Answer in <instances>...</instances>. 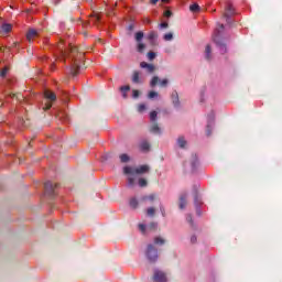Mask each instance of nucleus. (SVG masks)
<instances>
[{
  "label": "nucleus",
  "mask_w": 282,
  "mask_h": 282,
  "mask_svg": "<svg viewBox=\"0 0 282 282\" xmlns=\"http://www.w3.org/2000/svg\"><path fill=\"white\" fill-rule=\"evenodd\" d=\"M159 0H150V3H152V6H155V3H158Z\"/></svg>",
  "instance_id": "37998d69"
},
{
  "label": "nucleus",
  "mask_w": 282,
  "mask_h": 282,
  "mask_svg": "<svg viewBox=\"0 0 282 282\" xmlns=\"http://www.w3.org/2000/svg\"><path fill=\"white\" fill-rule=\"evenodd\" d=\"M144 39V33L142 31H139L135 33V41L140 42Z\"/></svg>",
  "instance_id": "cd10ccee"
},
{
  "label": "nucleus",
  "mask_w": 282,
  "mask_h": 282,
  "mask_svg": "<svg viewBox=\"0 0 282 282\" xmlns=\"http://www.w3.org/2000/svg\"><path fill=\"white\" fill-rule=\"evenodd\" d=\"M151 167L147 164L139 165L138 167L132 166H124L123 173L124 175H147V173H150Z\"/></svg>",
  "instance_id": "f03ea898"
},
{
  "label": "nucleus",
  "mask_w": 282,
  "mask_h": 282,
  "mask_svg": "<svg viewBox=\"0 0 282 282\" xmlns=\"http://www.w3.org/2000/svg\"><path fill=\"white\" fill-rule=\"evenodd\" d=\"M8 72H10V68L8 66L2 68L1 72H0L1 78H6V76H8Z\"/></svg>",
  "instance_id": "a878e982"
},
{
  "label": "nucleus",
  "mask_w": 282,
  "mask_h": 282,
  "mask_svg": "<svg viewBox=\"0 0 282 282\" xmlns=\"http://www.w3.org/2000/svg\"><path fill=\"white\" fill-rule=\"evenodd\" d=\"M186 219H187V221H189V224H193V217H192L191 215H188V216L186 217Z\"/></svg>",
  "instance_id": "79ce46f5"
},
{
  "label": "nucleus",
  "mask_w": 282,
  "mask_h": 282,
  "mask_svg": "<svg viewBox=\"0 0 282 282\" xmlns=\"http://www.w3.org/2000/svg\"><path fill=\"white\" fill-rule=\"evenodd\" d=\"M140 67L142 69H148L149 74H153V72H155V65L149 64L147 62H141Z\"/></svg>",
  "instance_id": "9d476101"
},
{
  "label": "nucleus",
  "mask_w": 282,
  "mask_h": 282,
  "mask_svg": "<svg viewBox=\"0 0 282 282\" xmlns=\"http://www.w3.org/2000/svg\"><path fill=\"white\" fill-rule=\"evenodd\" d=\"M58 50L61 51V55L58 57L59 61H65L66 56H72L73 64L70 67V74L76 76L80 69V63L85 61V53L78 52V47L69 44V53L63 50V41L58 43Z\"/></svg>",
  "instance_id": "f257e3e1"
},
{
  "label": "nucleus",
  "mask_w": 282,
  "mask_h": 282,
  "mask_svg": "<svg viewBox=\"0 0 282 282\" xmlns=\"http://www.w3.org/2000/svg\"><path fill=\"white\" fill-rule=\"evenodd\" d=\"M130 90H131L130 86H121L120 87V91H121L123 98H127V93H129Z\"/></svg>",
  "instance_id": "dca6fc26"
},
{
  "label": "nucleus",
  "mask_w": 282,
  "mask_h": 282,
  "mask_svg": "<svg viewBox=\"0 0 282 282\" xmlns=\"http://www.w3.org/2000/svg\"><path fill=\"white\" fill-rule=\"evenodd\" d=\"M219 30H220L221 32H224V24H220V25H219Z\"/></svg>",
  "instance_id": "c03bdc74"
},
{
  "label": "nucleus",
  "mask_w": 282,
  "mask_h": 282,
  "mask_svg": "<svg viewBox=\"0 0 282 282\" xmlns=\"http://www.w3.org/2000/svg\"><path fill=\"white\" fill-rule=\"evenodd\" d=\"M44 97L48 101L46 102V106L43 109H44V111H47V109H52V102H54V100H56V95L52 90H45Z\"/></svg>",
  "instance_id": "20e7f679"
},
{
  "label": "nucleus",
  "mask_w": 282,
  "mask_h": 282,
  "mask_svg": "<svg viewBox=\"0 0 282 282\" xmlns=\"http://www.w3.org/2000/svg\"><path fill=\"white\" fill-rule=\"evenodd\" d=\"M160 26L163 28V29L169 28V23H167V22H162V23L160 24Z\"/></svg>",
  "instance_id": "ea45409f"
},
{
  "label": "nucleus",
  "mask_w": 282,
  "mask_h": 282,
  "mask_svg": "<svg viewBox=\"0 0 282 282\" xmlns=\"http://www.w3.org/2000/svg\"><path fill=\"white\" fill-rule=\"evenodd\" d=\"M220 33H221V31H219V29H216V30L214 31L213 41H214L215 43H217Z\"/></svg>",
  "instance_id": "5701e85b"
},
{
  "label": "nucleus",
  "mask_w": 282,
  "mask_h": 282,
  "mask_svg": "<svg viewBox=\"0 0 282 282\" xmlns=\"http://www.w3.org/2000/svg\"><path fill=\"white\" fill-rule=\"evenodd\" d=\"M148 182H147V178H144V177H140L139 180H138V185L141 187V188H144L145 186H148Z\"/></svg>",
  "instance_id": "6ab92c4d"
},
{
  "label": "nucleus",
  "mask_w": 282,
  "mask_h": 282,
  "mask_svg": "<svg viewBox=\"0 0 282 282\" xmlns=\"http://www.w3.org/2000/svg\"><path fill=\"white\" fill-rule=\"evenodd\" d=\"M132 83H134L135 85L141 83V80H140V72L135 70L132 74Z\"/></svg>",
  "instance_id": "ddd939ff"
},
{
  "label": "nucleus",
  "mask_w": 282,
  "mask_h": 282,
  "mask_svg": "<svg viewBox=\"0 0 282 282\" xmlns=\"http://www.w3.org/2000/svg\"><path fill=\"white\" fill-rule=\"evenodd\" d=\"M191 241H192L193 243H197V236H192Z\"/></svg>",
  "instance_id": "a19ab883"
},
{
  "label": "nucleus",
  "mask_w": 282,
  "mask_h": 282,
  "mask_svg": "<svg viewBox=\"0 0 282 282\" xmlns=\"http://www.w3.org/2000/svg\"><path fill=\"white\" fill-rule=\"evenodd\" d=\"M148 98H150V99L158 98V93L151 90V91L148 94Z\"/></svg>",
  "instance_id": "2f4dec72"
},
{
  "label": "nucleus",
  "mask_w": 282,
  "mask_h": 282,
  "mask_svg": "<svg viewBox=\"0 0 282 282\" xmlns=\"http://www.w3.org/2000/svg\"><path fill=\"white\" fill-rule=\"evenodd\" d=\"M153 281L154 282H166V273H164L163 271L160 270H154V274H153Z\"/></svg>",
  "instance_id": "423d86ee"
},
{
  "label": "nucleus",
  "mask_w": 282,
  "mask_h": 282,
  "mask_svg": "<svg viewBox=\"0 0 282 282\" xmlns=\"http://www.w3.org/2000/svg\"><path fill=\"white\" fill-rule=\"evenodd\" d=\"M150 120H151V122H155V120H158V111L152 110L150 112Z\"/></svg>",
  "instance_id": "b1692460"
},
{
  "label": "nucleus",
  "mask_w": 282,
  "mask_h": 282,
  "mask_svg": "<svg viewBox=\"0 0 282 282\" xmlns=\"http://www.w3.org/2000/svg\"><path fill=\"white\" fill-rule=\"evenodd\" d=\"M138 111H139V113H144V111H147V105L145 104H140L138 106Z\"/></svg>",
  "instance_id": "c85d7f7f"
},
{
  "label": "nucleus",
  "mask_w": 282,
  "mask_h": 282,
  "mask_svg": "<svg viewBox=\"0 0 282 282\" xmlns=\"http://www.w3.org/2000/svg\"><path fill=\"white\" fill-rule=\"evenodd\" d=\"M128 184H129V186H133L135 184V178H133V176H129Z\"/></svg>",
  "instance_id": "72a5a7b5"
},
{
  "label": "nucleus",
  "mask_w": 282,
  "mask_h": 282,
  "mask_svg": "<svg viewBox=\"0 0 282 282\" xmlns=\"http://www.w3.org/2000/svg\"><path fill=\"white\" fill-rule=\"evenodd\" d=\"M145 215H147L148 217H153V216L155 215V209H154V207H149V208H147V209H145Z\"/></svg>",
  "instance_id": "aec40b11"
},
{
  "label": "nucleus",
  "mask_w": 282,
  "mask_h": 282,
  "mask_svg": "<svg viewBox=\"0 0 282 282\" xmlns=\"http://www.w3.org/2000/svg\"><path fill=\"white\" fill-rule=\"evenodd\" d=\"M154 243H155V246H164V243H166V240H164V238L158 236V237H154Z\"/></svg>",
  "instance_id": "4468645a"
},
{
  "label": "nucleus",
  "mask_w": 282,
  "mask_h": 282,
  "mask_svg": "<svg viewBox=\"0 0 282 282\" xmlns=\"http://www.w3.org/2000/svg\"><path fill=\"white\" fill-rule=\"evenodd\" d=\"M232 14H235V7L232 6V2L227 1L226 7H225L224 17L228 18V17H232Z\"/></svg>",
  "instance_id": "6e6552de"
},
{
  "label": "nucleus",
  "mask_w": 282,
  "mask_h": 282,
  "mask_svg": "<svg viewBox=\"0 0 282 282\" xmlns=\"http://www.w3.org/2000/svg\"><path fill=\"white\" fill-rule=\"evenodd\" d=\"M12 32V24H2L0 28V34H9Z\"/></svg>",
  "instance_id": "9b49d317"
},
{
  "label": "nucleus",
  "mask_w": 282,
  "mask_h": 282,
  "mask_svg": "<svg viewBox=\"0 0 282 282\" xmlns=\"http://www.w3.org/2000/svg\"><path fill=\"white\" fill-rule=\"evenodd\" d=\"M120 161L123 162V163H127L129 162L130 158L128 156V154H121L120 156Z\"/></svg>",
  "instance_id": "c756f323"
},
{
  "label": "nucleus",
  "mask_w": 282,
  "mask_h": 282,
  "mask_svg": "<svg viewBox=\"0 0 282 282\" xmlns=\"http://www.w3.org/2000/svg\"><path fill=\"white\" fill-rule=\"evenodd\" d=\"M155 56H156V54H155V52H153V51H150V52L148 53V58H149L150 61L155 59Z\"/></svg>",
  "instance_id": "7c9ffc66"
},
{
  "label": "nucleus",
  "mask_w": 282,
  "mask_h": 282,
  "mask_svg": "<svg viewBox=\"0 0 282 282\" xmlns=\"http://www.w3.org/2000/svg\"><path fill=\"white\" fill-rule=\"evenodd\" d=\"M177 144L178 147H181V149H184V147H186V140L183 137H181L177 140Z\"/></svg>",
  "instance_id": "bb28decb"
},
{
  "label": "nucleus",
  "mask_w": 282,
  "mask_h": 282,
  "mask_svg": "<svg viewBox=\"0 0 282 282\" xmlns=\"http://www.w3.org/2000/svg\"><path fill=\"white\" fill-rule=\"evenodd\" d=\"M180 208L181 209L186 208V196H181V198H180Z\"/></svg>",
  "instance_id": "4be33fe9"
},
{
  "label": "nucleus",
  "mask_w": 282,
  "mask_h": 282,
  "mask_svg": "<svg viewBox=\"0 0 282 282\" xmlns=\"http://www.w3.org/2000/svg\"><path fill=\"white\" fill-rule=\"evenodd\" d=\"M172 39H173V33H167L164 35L165 41H172Z\"/></svg>",
  "instance_id": "f704fd0d"
},
{
  "label": "nucleus",
  "mask_w": 282,
  "mask_h": 282,
  "mask_svg": "<svg viewBox=\"0 0 282 282\" xmlns=\"http://www.w3.org/2000/svg\"><path fill=\"white\" fill-rule=\"evenodd\" d=\"M149 149H151V145L149 144V142H147V141L141 142L140 151L147 152V151H149Z\"/></svg>",
  "instance_id": "2eb2a0df"
},
{
  "label": "nucleus",
  "mask_w": 282,
  "mask_h": 282,
  "mask_svg": "<svg viewBox=\"0 0 282 282\" xmlns=\"http://www.w3.org/2000/svg\"><path fill=\"white\" fill-rule=\"evenodd\" d=\"M171 14H172L171 10H166V11H164L163 17L169 18V17H171Z\"/></svg>",
  "instance_id": "4c0bfd02"
},
{
  "label": "nucleus",
  "mask_w": 282,
  "mask_h": 282,
  "mask_svg": "<svg viewBox=\"0 0 282 282\" xmlns=\"http://www.w3.org/2000/svg\"><path fill=\"white\" fill-rule=\"evenodd\" d=\"M160 83L161 87H166L169 85V79H160V77L154 76L150 82V87H155Z\"/></svg>",
  "instance_id": "0eeeda50"
},
{
  "label": "nucleus",
  "mask_w": 282,
  "mask_h": 282,
  "mask_svg": "<svg viewBox=\"0 0 282 282\" xmlns=\"http://www.w3.org/2000/svg\"><path fill=\"white\" fill-rule=\"evenodd\" d=\"M189 10H191V12H199V10H200L199 4H197V3L191 4Z\"/></svg>",
  "instance_id": "393cba45"
},
{
  "label": "nucleus",
  "mask_w": 282,
  "mask_h": 282,
  "mask_svg": "<svg viewBox=\"0 0 282 282\" xmlns=\"http://www.w3.org/2000/svg\"><path fill=\"white\" fill-rule=\"evenodd\" d=\"M163 3H169V0H161Z\"/></svg>",
  "instance_id": "a18cd8bd"
},
{
  "label": "nucleus",
  "mask_w": 282,
  "mask_h": 282,
  "mask_svg": "<svg viewBox=\"0 0 282 282\" xmlns=\"http://www.w3.org/2000/svg\"><path fill=\"white\" fill-rule=\"evenodd\" d=\"M39 39V31L34 29H30L26 33V40L32 43V41H35Z\"/></svg>",
  "instance_id": "1a4fd4ad"
},
{
  "label": "nucleus",
  "mask_w": 282,
  "mask_h": 282,
  "mask_svg": "<svg viewBox=\"0 0 282 282\" xmlns=\"http://www.w3.org/2000/svg\"><path fill=\"white\" fill-rule=\"evenodd\" d=\"M151 132H152V133H160V126L154 124V126L151 128Z\"/></svg>",
  "instance_id": "473e14b6"
},
{
  "label": "nucleus",
  "mask_w": 282,
  "mask_h": 282,
  "mask_svg": "<svg viewBox=\"0 0 282 282\" xmlns=\"http://www.w3.org/2000/svg\"><path fill=\"white\" fill-rule=\"evenodd\" d=\"M140 96V91L139 90H132V98H138Z\"/></svg>",
  "instance_id": "e433bc0d"
},
{
  "label": "nucleus",
  "mask_w": 282,
  "mask_h": 282,
  "mask_svg": "<svg viewBox=\"0 0 282 282\" xmlns=\"http://www.w3.org/2000/svg\"><path fill=\"white\" fill-rule=\"evenodd\" d=\"M129 204H130V206L132 207V208H138V206H139V202H138V198H135V197H132V198H130V200H129Z\"/></svg>",
  "instance_id": "a211bd4d"
},
{
  "label": "nucleus",
  "mask_w": 282,
  "mask_h": 282,
  "mask_svg": "<svg viewBox=\"0 0 282 282\" xmlns=\"http://www.w3.org/2000/svg\"><path fill=\"white\" fill-rule=\"evenodd\" d=\"M144 44L143 43H139L138 44V52H144Z\"/></svg>",
  "instance_id": "c9c22d12"
},
{
  "label": "nucleus",
  "mask_w": 282,
  "mask_h": 282,
  "mask_svg": "<svg viewBox=\"0 0 282 282\" xmlns=\"http://www.w3.org/2000/svg\"><path fill=\"white\" fill-rule=\"evenodd\" d=\"M145 257L150 263H155V261H158V249L153 247V245H148Z\"/></svg>",
  "instance_id": "7ed1b4c3"
},
{
  "label": "nucleus",
  "mask_w": 282,
  "mask_h": 282,
  "mask_svg": "<svg viewBox=\"0 0 282 282\" xmlns=\"http://www.w3.org/2000/svg\"><path fill=\"white\" fill-rule=\"evenodd\" d=\"M139 230L142 232V235H147V230L153 232V230H158V223H151L148 228L147 225L139 224Z\"/></svg>",
  "instance_id": "39448f33"
},
{
  "label": "nucleus",
  "mask_w": 282,
  "mask_h": 282,
  "mask_svg": "<svg viewBox=\"0 0 282 282\" xmlns=\"http://www.w3.org/2000/svg\"><path fill=\"white\" fill-rule=\"evenodd\" d=\"M91 19H95V21L98 23V21H100V15L99 14L93 15Z\"/></svg>",
  "instance_id": "58836bf2"
},
{
  "label": "nucleus",
  "mask_w": 282,
  "mask_h": 282,
  "mask_svg": "<svg viewBox=\"0 0 282 282\" xmlns=\"http://www.w3.org/2000/svg\"><path fill=\"white\" fill-rule=\"evenodd\" d=\"M213 53V48H210V45H207L206 48H205V56L207 58V61H210L212 58V54Z\"/></svg>",
  "instance_id": "f3484780"
},
{
  "label": "nucleus",
  "mask_w": 282,
  "mask_h": 282,
  "mask_svg": "<svg viewBox=\"0 0 282 282\" xmlns=\"http://www.w3.org/2000/svg\"><path fill=\"white\" fill-rule=\"evenodd\" d=\"M142 202H155L154 194H151V195H148V196H143L142 197Z\"/></svg>",
  "instance_id": "412c9836"
},
{
  "label": "nucleus",
  "mask_w": 282,
  "mask_h": 282,
  "mask_svg": "<svg viewBox=\"0 0 282 282\" xmlns=\"http://www.w3.org/2000/svg\"><path fill=\"white\" fill-rule=\"evenodd\" d=\"M155 39H158L156 32H150L148 34V40L150 41L151 45H155Z\"/></svg>",
  "instance_id": "f8f14e48"
},
{
  "label": "nucleus",
  "mask_w": 282,
  "mask_h": 282,
  "mask_svg": "<svg viewBox=\"0 0 282 282\" xmlns=\"http://www.w3.org/2000/svg\"><path fill=\"white\" fill-rule=\"evenodd\" d=\"M147 22H148V23H151V21H150V20H147Z\"/></svg>",
  "instance_id": "49530a36"
}]
</instances>
